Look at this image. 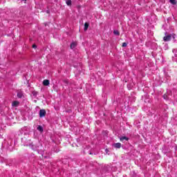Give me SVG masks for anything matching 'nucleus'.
Masks as SVG:
<instances>
[{"label": "nucleus", "instance_id": "f8f14e48", "mask_svg": "<svg viewBox=\"0 0 177 177\" xmlns=\"http://www.w3.org/2000/svg\"><path fill=\"white\" fill-rule=\"evenodd\" d=\"M113 34L115 35H120V31H118V30H113Z\"/></svg>", "mask_w": 177, "mask_h": 177}, {"label": "nucleus", "instance_id": "2eb2a0df", "mask_svg": "<svg viewBox=\"0 0 177 177\" xmlns=\"http://www.w3.org/2000/svg\"><path fill=\"white\" fill-rule=\"evenodd\" d=\"M32 47L34 48V49H37V45L36 44H33L32 46Z\"/></svg>", "mask_w": 177, "mask_h": 177}, {"label": "nucleus", "instance_id": "39448f33", "mask_svg": "<svg viewBox=\"0 0 177 177\" xmlns=\"http://www.w3.org/2000/svg\"><path fill=\"white\" fill-rule=\"evenodd\" d=\"M12 107H17L19 106V102L18 101H14L12 103Z\"/></svg>", "mask_w": 177, "mask_h": 177}, {"label": "nucleus", "instance_id": "0eeeda50", "mask_svg": "<svg viewBox=\"0 0 177 177\" xmlns=\"http://www.w3.org/2000/svg\"><path fill=\"white\" fill-rule=\"evenodd\" d=\"M89 28V23L85 22L84 24V31H86Z\"/></svg>", "mask_w": 177, "mask_h": 177}, {"label": "nucleus", "instance_id": "6e6552de", "mask_svg": "<svg viewBox=\"0 0 177 177\" xmlns=\"http://www.w3.org/2000/svg\"><path fill=\"white\" fill-rule=\"evenodd\" d=\"M75 46H77V42H73L71 44V49H74V48H75Z\"/></svg>", "mask_w": 177, "mask_h": 177}, {"label": "nucleus", "instance_id": "dca6fc26", "mask_svg": "<svg viewBox=\"0 0 177 177\" xmlns=\"http://www.w3.org/2000/svg\"><path fill=\"white\" fill-rule=\"evenodd\" d=\"M164 99H167V95L163 96Z\"/></svg>", "mask_w": 177, "mask_h": 177}, {"label": "nucleus", "instance_id": "4468645a", "mask_svg": "<svg viewBox=\"0 0 177 177\" xmlns=\"http://www.w3.org/2000/svg\"><path fill=\"white\" fill-rule=\"evenodd\" d=\"M23 95H21V93H18L17 94V97L19 98V99H21Z\"/></svg>", "mask_w": 177, "mask_h": 177}, {"label": "nucleus", "instance_id": "20e7f679", "mask_svg": "<svg viewBox=\"0 0 177 177\" xmlns=\"http://www.w3.org/2000/svg\"><path fill=\"white\" fill-rule=\"evenodd\" d=\"M115 149H121V143L117 142L113 145Z\"/></svg>", "mask_w": 177, "mask_h": 177}, {"label": "nucleus", "instance_id": "9d476101", "mask_svg": "<svg viewBox=\"0 0 177 177\" xmlns=\"http://www.w3.org/2000/svg\"><path fill=\"white\" fill-rule=\"evenodd\" d=\"M170 3L171 5H176V0H170Z\"/></svg>", "mask_w": 177, "mask_h": 177}, {"label": "nucleus", "instance_id": "423d86ee", "mask_svg": "<svg viewBox=\"0 0 177 177\" xmlns=\"http://www.w3.org/2000/svg\"><path fill=\"white\" fill-rule=\"evenodd\" d=\"M124 140L128 141V140H129V138L127 136H123V137L120 138V142H124Z\"/></svg>", "mask_w": 177, "mask_h": 177}, {"label": "nucleus", "instance_id": "ddd939ff", "mask_svg": "<svg viewBox=\"0 0 177 177\" xmlns=\"http://www.w3.org/2000/svg\"><path fill=\"white\" fill-rule=\"evenodd\" d=\"M127 45H128V44H127L126 42H124V43H122V46L123 48H125V47L127 46Z\"/></svg>", "mask_w": 177, "mask_h": 177}, {"label": "nucleus", "instance_id": "1a4fd4ad", "mask_svg": "<svg viewBox=\"0 0 177 177\" xmlns=\"http://www.w3.org/2000/svg\"><path fill=\"white\" fill-rule=\"evenodd\" d=\"M37 131H39V132H44V128L41 126H38Z\"/></svg>", "mask_w": 177, "mask_h": 177}, {"label": "nucleus", "instance_id": "f03ea898", "mask_svg": "<svg viewBox=\"0 0 177 177\" xmlns=\"http://www.w3.org/2000/svg\"><path fill=\"white\" fill-rule=\"evenodd\" d=\"M45 115H46V111H45V109H41L39 111V117L42 118V117H45Z\"/></svg>", "mask_w": 177, "mask_h": 177}, {"label": "nucleus", "instance_id": "f3484780", "mask_svg": "<svg viewBox=\"0 0 177 177\" xmlns=\"http://www.w3.org/2000/svg\"><path fill=\"white\" fill-rule=\"evenodd\" d=\"M22 1H26V0H22Z\"/></svg>", "mask_w": 177, "mask_h": 177}, {"label": "nucleus", "instance_id": "f257e3e1", "mask_svg": "<svg viewBox=\"0 0 177 177\" xmlns=\"http://www.w3.org/2000/svg\"><path fill=\"white\" fill-rule=\"evenodd\" d=\"M171 38H172V36H171V35H168L165 36V37H163V41H164L165 42H168V41H171Z\"/></svg>", "mask_w": 177, "mask_h": 177}, {"label": "nucleus", "instance_id": "9b49d317", "mask_svg": "<svg viewBox=\"0 0 177 177\" xmlns=\"http://www.w3.org/2000/svg\"><path fill=\"white\" fill-rule=\"evenodd\" d=\"M66 5H68V6H71V0H67Z\"/></svg>", "mask_w": 177, "mask_h": 177}, {"label": "nucleus", "instance_id": "7ed1b4c3", "mask_svg": "<svg viewBox=\"0 0 177 177\" xmlns=\"http://www.w3.org/2000/svg\"><path fill=\"white\" fill-rule=\"evenodd\" d=\"M49 84H50L49 80H44L43 81V85L44 86H48V85H49Z\"/></svg>", "mask_w": 177, "mask_h": 177}]
</instances>
